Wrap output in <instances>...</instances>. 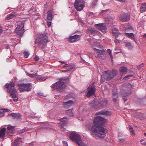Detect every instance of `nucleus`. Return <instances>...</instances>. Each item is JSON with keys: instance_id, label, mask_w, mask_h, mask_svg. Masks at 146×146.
Returning <instances> with one entry per match:
<instances>
[{"instance_id": "obj_19", "label": "nucleus", "mask_w": 146, "mask_h": 146, "mask_svg": "<svg viewBox=\"0 0 146 146\" xmlns=\"http://www.w3.org/2000/svg\"><path fill=\"white\" fill-rule=\"evenodd\" d=\"M112 34L113 36L115 38H117V37L119 36H122L119 31L115 28L113 29L112 30Z\"/></svg>"}, {"instance_id": "obj_25", "label": "nucleus", "mask_w": 146, "mask_h": 146, "mask_svg": "<svg viewBox=\"0 0 146 146\" xmlns=\"http://www.w3.org/2000/svg\"><path fill=\"white\" fill-rule=\"evenodd\" d=\"M119 70L120 71V74L121 75L127 72V69L125 67H121L120 68Z\"/></svg>"}, {"instance_id": "obj_59", "label": "nucleus", "mask_w": 146, "mask_h": 146, "mask_svg": "<svg viewBox=\"0 0 146 146\" xmlns=\"http://www.w3.org/2000/svg\"><path fill=\"white\" fill-rule=\"evenodd\" d=\"M67 71H70V70H69V69H67L66 70H65L63 71V72H67Z\"/></svg>"}, {"instance_id": "obj_13", "label": "nucleus", "mask_w": 146, "mask_h": 146, "mask_svg": "<svg viewBox=\"0 0 146 146\" xmlns=\"http://www.w3.org/2000/svg\"><path fill=\"white\" fill-rule=\"evenodd\" d=\"M119 19L122 22H126L128 21L130 18V15L128 13H123L119 16Z\"/></svg>"}, {"instance_id": "obj_16", "label": "nucleus", "mask_w": 146, "mask_h": 146, "mask_svg": "<svg viewBox=\"0 0 146 146\" xmlns=\"http://www.w3.org/2000/svg\"><path fill=\"white\" fill-rule=\"evenodd\" d=\"M15 131V127L9 125L7 127V134L9 136L12 135Z\"/></svg>"}, {"instance_id": "obj_50", "label": "nucleus", "mask_w": 146, "mask_h": 146, "mask_svg": "<svg viewBox=\"0 0 146 146\" xmlns=\"http://www.w3.org/2000/svg\"><path fill=\"white\" fill-rule=\"evenodd\" d=\"M50 126L49 125L47 127H46V129L47 130H50L51 129V128L50 127Z\"/></svg>"}, {"instance_id": "obj_37", "label": "nucleus", "mask_w": 146, "mask_h": 146, "mask_svg": "<svg viewBox=\"0 0 146 146\" xmlns=\"http://www.w3.org/2000/svg\"><path fill=\"white\" fill-rule=\"evenodd\" d=\"M23 54L25 58H27L29 55V53L27 51H25L24 52Z\"/></svg>"}, {"instance_id": "obj_3", "label": "nucleus", "mask_w": 146, "mask_h": 146, "mask_svg": "<svg viewBox=\"0 0 146 146\" xmlns=\"http://www.w3.org/2000/svg\"><path fill=\"white\" fill-rule=\"evenodd\" d=\"M48 42V38L46 34L45 33L39 35L35 41L36 44H38L41 46L46 44Z\"/></svg>"}, {"instance_id": "obj_63", "label": "nucleus", "mask_w": 146, "mask_h": 146, "mask_svg": "<svg viewBox=\"0 0 146 146\" xmlns=\"http://www.w3.org/2000/svg\"><path fill=\"white\" fill-rule=\"evenodd\" d=\"M144 135L145 136H146V133H144Z\"/></svg>"}, {"instance_id": "obj_46", "label": "nucleus", "mask_w": 146, "mask_h": 146, "mask_svg": "<svg viewBox=\"0 0 146 146\" xmlns=\"http://www.w3.org/2000/svg\"><path fill=\"white\" fill-rule=\"evenodd\" d=\"M143 64L142 63L141 64L138 66L137 68L139 69H140L142 67H143L144 65H143Z\"/></svg>"}, {"instance_id": "obj_6", "label": "nucleus", "mask_w": 146, "mask_h": 146, "mask_svg": "<svg viewBox=\"0 0 146 146\" xmlns=\"http://www.w3.org/2000/svg\"><path fill=\"white\" fill-rule=\"evenodd\" d=\"M95 102L93 103L90 104V106L94 108H104L106 107L108 105L107 100L106 99H104L98 101V102L96 103V105L95 106L93 105Z\"/></svg>"}, {"instance_id": "obj_7", "label": "nucleus", "mask_w": 146, "mask_h": 146, "mask_svg": "<svg viewBox=\"0 0 146 146\" xmlns=\"http://www.w3.org/2000/svg\"><path fill=\"white\" fill-rule=\"evenodd\" d=\"M117 73L116 70H113L112 71H105L104 73V78L105 79L110 80Z\"/></svg>"}, {"instance_id": "obj_62", "label": "nucleus", "mask_w": 146, "mask_h": 146, "mask_svg": "<svg viewBox=\"0 0 146 146\" xmlns=\"http://www.w3.org/2000/svg\"><path fill=\"white\" fill-rule=\"evenodd\" d=\"M30 144L31 145H33V143L32 142Z\"/></svg>"}, {"instance_id": "obj_64", "label": "nucleus", "mask_w": 146, "mask_h": 146, "mask_svg": "<svg viewBox=\"0 0 146 146\" xmlns=\"http://www.w3.org/2000/svg\"><path fill=\"white\" fill-rule=\"evenodd\" d=\"M94 5H96V4H94Z\"/></svg>"}, {"instance_id": "obj_21", "label": "nucleus", "mask_w": 146, "mask_h": 146, "mask_svg": "<svg viewBox=\"0 0 146 146\" xmlns=\"http://www.w3.org/2000/svg\"><path fill=\"white\" fill-rule=\"evenodd\" d=\"M6 129L5 128H2L0 130V140L3 139L5 137Z\"/></svg>"}, {"instance_id": "obj_45", "label": "nucleus", "mask_w": 146, "mask_h": 146, "mask_svg": "<svg viewBox=\"0 0 146 146\" xmlns=\"http://www.w3.org/2000/svg\"><path fill=\"white\" fill-rule=\"evenodd\" d=\"M47 25L48 27L50 26L51 24V22L50 21H47Z\"/></svg>"}, {"instance_id": "obj_1", "label": "nucleus", "mask_w": 146, "mask_h": 146, "mask_svg": "<svg viewBox=\"0 0 146 146\" xmlns=\"http://www.w3.org/2000/svg\"><path fill=\"white\" fill-rule=\"evenodd\" d=\"M106 121L105 119L100 116L94 117V125L92 126L91 129L92 134L94 137L98 136L100 138H103L106 136L107 132V130L104 128L101 127Z\"/></svg>"}, {"instance_id": "obj_34", "label": "nucleus", "mask_w": 146, "mask_h": 146, "mask_svg": "<svg viewBox=\"0 0 146 146\" xmlns=\"http://www.w3.org/2000/svg\"><path fill=\"white\" fill-rule=\"evenodd\" d=\"M112 94L114 97L115 96H118L117 89L114 88L113 89L112 91Z\"/></svg>"}, {"instance_id": "obj_51", "label": "nucleus", "mask_w": 146, "mask_h": 146, "mask_svg": "<svg viewBox=\"0 0 146 146\" xmlns=\"http://www.w3.org/2000/svg\"><path fill=\"white\" fill-rule=\"evenodd\" d=\"M125 141V139H119V141L121 143H122Z\"/></svg>"}, {"instance_id": "obj_28", "label": "nucleus", "mask_w": 146, "mask_h": 146, "mask_svg": "<svg viewBox=\"0 0 146 146\" xmlns=\"http://www.w3.org/2000/svg\"><path fill=\"white\" fill-rule=\"evenodd\" d=\"M146 11V4L145 3H143L140 7V11L141 13L143 12Z\"/></svg>"}, {"instance_id": "obj_47", "label": "nucleus", "mask_w": 146, "mask_h": 146, "mask_svg": "<svg viewBox=\"0 0 146 146\" xmlns=\"http://www.w3.org/2000/svg\"><path fill=\"white\" fill-rule=\"evenodd\" d=\"M119 41L120 40H119L115 39L114 40V42L116 44H117L119 43Z\"/></svg>"}, {"instance_id": "obj_2", "label": "nucleus", "mask_w": 146, "mask_h": 146, "mask_svg": "<svg viewBox=\"0 0 146 146\" xmlns=\"http://www.w3.org/2000/svg\"><path fill=\"white\" fill-rule=\"evenodd\" d=\"M5 86L7 88V92L10 94L13 100L15 102H17L18 100L17 93L16 90L15 88L14 83H7L5 85Z\"/></svg>"}, {"instance_id": "obj_24", "label": "nucleus", "mask_w": 146, "mask_h": 146, "mask_svg": "<svg viewBox=\"0 0 146 146\" xmlns=\"http://www.w3.org/2000/svg\"><path fill=\"white\" fill-rule=\"evenodd\" d=\"M8 116H12L13 117H15L18 119H19L21 118V115L20 113H12L10 114H8Z\"/></svg>"}, {"instance_id": "obj_53", "label": "nucleus", "mask_w": 146, "mask_h": 146, "mask_svg": "<svg viewBox=\"0 0 146 146\" xmlns=\"http://www.w3.org/2000/svg\"><path fill=\"white\" fill-rule=\"evenodd\" d=\"M62 143L64 145H66V146L68 145L67 142H66V141H64L62 142Z\"/></svg>"}, {"instance_id": "obj_18", "label": "nucleus", "mask_w": 146, "mask_h": 146, "mask_svg": "<svg viewBox=\"0 0 146 146\" xmlns=\"http://www.w3.org/2000/svg\"><path fill=\"white\" fill-rule=\"evenodd\" d=\"M80 35H76L73 36H71L69 38V41L70 42H74L77 40H79L80 38Z\"/></svg>"}, {"instance_id": "obj_48", "label": "nucleus", "mask_w": 146, "mask_h": 146, "mask_svg": "<svg viewBox=\"0 0 146 146\" xmlns=\"http://www.w3.org/2000/svg\"><path fill=\"white\" fill-rule=\"evenodd\" d=\"M38 59H39L38 57L37 56H36L34 58V60H35L36 61H37L38 60Z\"/></svg>"}, {"instance_id": "obj_38", "label": "nucleus", "mask_w": 146, "mask_h": 146, "mask_svg": "<svg viewBox=\"0 0 146 146\" xmlns=\"http://www.w3.org/2000/svg\"><path fill=\"white\" fill-rule=\"evenodd\" d=\"M118 98V96H114V97L113 96V102H114L115 103L118 100V99H117Z\"/></svg>"}, {"instance_id": "obj_44", "label": "nucleus", "mask_w": 146, "mask_h": 146, "mask_svg": "<svg viewBox=\"0 0 146 146\" xmlns=\"http://www.w3.org/2000/svg\"><path fill=\"white\" fill-rule=\"evenodd\" d=\"M124 87L126 88V87H128L129 88L131 87V85L128 83L127 84L125 85H124Z\"/></svg>"}, {"instance_id": "obj_39", "label": "nucleus", "mask_w": 146, "mask_h": 146, "mask_svg": "<svg viewBox=\"0 0 146 146\" xmlns=\"http://www.w3.org/2000/svg\"><path fill=\"white\" fill-rule=\"evenodd\" d=\"M108 52L109 54V55L110 56V57H111V60H112V59L113 58V57L112 56V55L111 53V50L110 49H108Z\"/></svg>"}, {"instance_id": "obj_56", "label": "nucleus", "mask_w": 146, "mask_h": 146, "mask_svg": "<svg viewBox=\"0 0 146 146\" xmlns=\"http://www.w3.org/2000/svg\"><path fill=\"white\" fill-rule=\"evenodd\" d=\"M59 62H61L62 64H66V62L64 61H60Z\"/></svg>"}, {"instance_id": "obj_11", "label": "nucleus", "mask_w": 146, "mask_h": 146, "mask_svg": "<svg viewBox=\"0 0 146 146\" xmlns=\"http://www.w3.org/2000/svg\"><path fill=\"white\" fill-rule=\"evenodd\" d=\"M94 49L98 57L100 58H103L105 57V51L104 50L95 47H94Z\"/></svg>"}, {"instance_id": "obj_12", "label": "nucleus", "mask_w": 146, "mask_h": 146, "mask_svg": "<svg viewBox=\"0 0 146 146\" xmlns=\"http://www.w3.org/2000/svg\"><path fill=\"white\" fill-rule=\"evenodd\" d=\"M68 97L66 96L64 100V105L66 109L72 106L74 104V102L72 100H68Z\"/></svg>"}, {"instance_id": "obj_8", "label": "nucleus", "mask_w": 146, "mask_h": 146, "mask_svg": "<svg viewBox=\"0 0 146 146\" xmlns=\"http://www.w3.org/2000/svg\"><path fill=\"white\" fill-rule=\"evenodd\" d=\"M24 24L23 22L19 23L16 29L15 33L20 36H22L24 33Z\"/></svg>"}, {"instance_id": "obj_15", "label": "nucleus", "mask_w": 146, "mask_h": 146, "mask_svg": "<svg viewBox=\"0 0 146 146\" xmlns=\"http://www.w3.org/2000/svg\"><path fill=\"white\" fill-rule=\"evenodd\" d=\"M88 92L87 93V96L90 97V96L94 94L95 91V87L93 86H90L88 88Z\"/></svg>"}, {"instance_id": "obj_27", "label": "nucleus", "mask_w": 146, "mask_h": 146, "mask_svg": "<svg viewBox=\"0 0 146 146\" xmlns=\"http://www.w3.org/2000/svg\"><path fill=\"white\" fill-rule=\"evenodd\" d=\"M125 34L126 36H128V37L131 38L133 39L135 42H136V39L135 38L134 35L133 33H125Z\"/></svg>"}, {"instance_id": "obj_29", "label": "nucleus", "mask_w": 146, "mask_h": 146, "mask_svg": "<svg viewBox=\"0 0 146 146\" xmlns=\"http://www.w3.org/2000/svg\"><path fill=\"white\" fill-rule=\"evenodd\" d=\"M16 15V13H12L7 16L6 17L7 19H10L15 17Z\"/></svg>"}, {"instance_id": "obj_61", "label": "nucleus", "mask_w": 146, "mask_h": 146, "mask_svg": "<svg viewBox=\"0 0 146 146\" xmlns=\"http://www.w3.org/2000/svg\"><path fill=\"white\" fill-rule=\"evenodd\" d=\"M121 133H118V136H121Z\"/></svg>"}, {"instance_id": "obj_58", "label": "nucleus", "mask_w": 146, "mask_h": 146, "mask_svg": "<svg viewBox=\"0 0 146 146\" xmlns=\"http://www.w3.org/2000/svg\"><path fill=\"white\" fill-rule=\"evenodd\" d=\"M68 64H65V65H63L62 66L63 67H66V66H68Z\"/></svg>"}, {"instance_id": "obj_30", "label": "nucleus", "mask_w": 146, "mask_h": 146, "mask_svg": "<svg viewBox=\"0 0 146 146\" xmlns=\"http://www.w3.org/2000/svg\"><path fill=\"white\" fill-rule=\"evenodd\" d=\"M9 110L7 109H1L0 110V117H1L4 115L5 112H8Z\"/></svg>"}, {"instance_id": "obj_17", "label": "nucleus", "mask_w": 146, "mask_h": 146, "mask_svg": "<svg viewBox=\"0 0 146 146\" xmlns=\"http://www.w3.org/2000/svg\"><path fill=\"white\" fill-rule=\"evenodd\" d=\"M67 121V119L66 117H64L63 118L60 119V122L59 123L61 125L60 128L61 131H65V129L63 127L62 125H65Z\"/></svg>"}, {"instance_id": "obj_33", "label": "nucleus", "mask_w": 146, "mask_h": 146, "mask_svg": "<svg viewBox=\"0 0 146 146\" xmlns=\"http://www.w3.org/2000/svg\"><path fill=\"white\" fill-rule=\"evenodd\" d=\"M66 113L68 115L70 116H72L74 115L73 113L70 109L67 110Z\"/></svg>"}, {"instance_id": "obj_36", "label": "nucleus", "mask_w": 146, "mask_h": 146, "mask_svg": "<svg viewBox=\"0 0 146 146\" xmlns=\"http://www.w3.org/2000/svg\"><path fill=\"white\" fill-rule=\"evenodd\" d=\"M129 128L131 134L133 135H135L134 130L132 127L131 126L129 125Z\"/></svg>"}, {"instance_id": "obj_41", "label": "nucleus", "mask_w": 146, "mask_h": 146, "mask_svg": "<svg viewBox=\"0 0 146 146\" xmlns=\"http://www.w3.org/2000/svg\"><path fill=\"white\" fill-rule=\"evenodd\" d=\"M27 74L32 77H35V76H36L37 75V74L36 73H35L34 74H30L29 73H27Z\"/></svg>"}, {"instance_id": "obj_31", "label": "nucleus", "mask_w": 146, "mask_h": 146, "mask_svg": "<svg viewBox=\"0 0 146 146\" xmlns=\"http://www.w3.org/2000/svg\"><path fill=\"white\" fill-rule=\"evenodd\" d=\"M125 46L127 47L128 49H132L133 46L130 42H125Z\"/></svg>"}, {"instance_id": "obj_52", "label": "nucleus", "mask_w": 146, "mask_h": 146, "mask_svg": "<svg viewBox=\"0 0 146 146\" xmlns=\"http://www.w3.org/2000/svg\"><path fill=\"white\" fill-rule=\"evenodd\" d=\"M68 66H69V68L68 69L70 70L71 69H73L74 68V66L72 65H68Z\"/></svg>"}, {"instance_id": "obj_26", "label": "nucleus", "mask_w": 146, "mask_h": 146, "mask_svg": "<svg viewBox=\"0 0 146 146\" xmlns=\"http://www.w3.org/2000/svg\"><path fill=\"white\" fill-rule=\"evenodd\" d=\"M22 139L21 138H18L16 139L13 143L14 146H17L19 144L22 142Z\"/></svg>"}, {"instance_id": "obj_55", "label": "nucleus", "mask_w": 146, "mask_h": 146, "mask_svg": "<svg viewBox=\"0 0 146 146\" xmlns=\"http://www.w3.org/2000/svg\"><path fill=\"white\" fill-rule=\"evenodd\" d=\"M25 130L23 129V130H21L20 131V133H23L25 132Z\"/></svg>"}, {"instance_id": "obj_23", "label": "nucleus", "mask_w": 146, "mask_h": 146, "mask_svg": "<svg viewBox=\"0 0 146 146\" xmlns=\"http://www.w3.org/2000/svg\"><path fill=\"white\" fill-rule=\"evenodd\" d=\"M47 21H51L52 18V13L51 11L50 10H48L47 12Z\"/></svg>"}, {"instance_id": "obj_9", "label": "nucleus", "mask_w": 146, "mask_h": 146, "mask_svg": "<svg viewBox=\"0 0 146 146\" xmlns=\"http://www.w3.org/2000/svg\"><path fill=\"white\" fill-rule=\"evenodd\" d=\"M75 7L78 11L82 10L84 7L83 0H76L74 4Z\"/></svg>"}, {"instance_id": "obj_49", "label": "nucleus", "mask_w": 146, "mask_h": 146, "mask_svg": "<svg viewBox=\"0 0 146 146\" xmlns=\"http://www.w3.org/2000/svg\"><path fill=\"white\" fill-rule=\"evenodd\" d=\"M89 15L90 17H92L94 16V14L93 13H90L89 14Z\"/></svg>"}, {"instance_id": "obj_32", "label": "nucleus", "mask_w": 146, "mask_h": 146, "mask_svg": "<svg viewBox=\"0 0 146 146\" xmlns=\"http://www.w3.org/2000/svg\"><path fill=\"white\" fill-rule=\"evenodd\" d=\"M124 30L125 31L129 33L133 32V29L131 27H128L127 28H125Z\"/></svg>"}, {"instance_id": "obj_10", "label": "nucleus", "mask_w": 146, "mask_h": 146, "mask_svg": "<svg viewBox=\"0 0 146 146\" xmlns=\"http://www.w3.org/2000/svg\"><path fill=\"white\" fill-rule=\"evenodd\" d=\"M31 84H22L19 85V89L21 92H23L24 91H30L31 88Z\"/></svg>"}, {"instance_id": "obj_14", "label": "nucleus", "mask_w": 146, "mask_h": 146, "mask_svg": "<svg viewBox=\"0 0 146 146\" xmlns=\"http://www.w3.org/2000/svg\"><path fill=\"white\" fill-rule=\"evenodd\" d=\"M95 27L103 33L106 32V27L105 23H100L95 25Z\"/></svg>"}, {"instance_id": "obj_40", "label": "nucleus", "mask_w": 146, "mask_h": 146, "mask_svg": "<svg viewBox=\"0 0 146 146\" xmlns=\"http://www.w3.org/2000/svg\"><path fill=\"white\" fill-rule=\"evenodd\" d=\"M133 76L132 74H129V75H128L126 76L125 77H124V79L125 80L127 79V78H130L131 77Z\"/></svg>"}, {"instance_id": "obj_22", "label": "nucleus", "mask_w": 146, "mask_h": 146, "mask_svg": "<svg viewBox=\"0 0 146 146\" xmlns=\"http://www.w3.org/2000/svg\"><path fill=\"white\" fill-rule=\"evenodd\" d=\"M94 47L98 48L100 49H102L103 48V46L102 45L100 44L98 42H95L93 44V48L94 49Z\"/></svg>"}, {"instance_id": "obj_54", "label": "nucleus", "mask_w": 146, "mask_h": 146, "mask_svg": "<svg viewBox=\"0 0 146 146\" xmlns=\"http://www.w3.org/2000/svg\"><path fill=\"white\" fill-rule=\"evenodd\" d=\"M122 98L125 101H126L127 100V98H125V96H122Z\"/></svg>"}, {"instance_id": "obj_57", "label": "nucleus", "mask_w": 146, "mask_h": 146, "mask_svg": "<svg viewBox=\"0 0 146 146\" xmlns=\"http://www.w3.org/2000/svg\"><path fill=\"white\" fill-rule=\"evenodd\" d=\"M2 32V29L1 27H0V35H1Z\"/></svg>"}, {"instance_id": "obj_4", "label": "nucleus", "mask_w": 146, "mask_h": 146, "mask_svg": "<svg viewBox=\"0 0 146 146\" xmlns=\"http://www.w3.org/2000/svg\"><path fill=\"white\" fill-rule=\"evenodd\" d=\"M70 138L72 141H76L79 146H87L82 141L80 135L76 133H71L70 135Z\"/></svg>"}, {"instance_id": "obj_60", "label": "nucleus", "mask_w": 146, "mask_h": 146, "mask_svg": "<svg viewBox=\"0 0 146 146\" xmlns=\"http://www.w3.org/2000/svg\"><path fill=\"white\" fill-rule=\"evenodd\" d=\"M143 37L144 38L146 37V34L143 35Z\"/></svg>"}, {"instance_id": "obj_42", "label": "nucleus", "mask_w": 146, "mask_h": 146, "mask_svg": "<svg viewBox=\"0 0 146 146\" xmlns=\"http://www.w3.org/2000/svg\"><path fill=\"white\" fill-rule=\"evenodd\" d=\"M115 52L116 53L120 52H121V50L117 48H115Z\"/></svg>"}, {"instance_id": "obj_35", "label": "nucleus", "mask_w": 146, "mask_h": 146, "mask_svg": "<svg viewBox=\"0 0 146 146\" xmlns=\"http://www.w3.org/2000/svg\"><path fill=\"white\" fill-rule=\"evenodd\" d=\"M97 32V31L94 29H91L89 31V34L91 36L92 34H94Z\"/></svg>"}, {"instance_id": "obj_5", "label": "nucleus", "mask_w": 146, "mask_h": 146, "mask_svg": "<svg viewBox=\"0 0 146 146\" xmlns=\"http://www.w3.org/2000/svg\"><path fill=\"white\" fill-rule=\"evenodd\" d=\"M65 79L63 78L60 79L59 81L52 85L51 86V88L54 89H56L59 91H61L66 87L65 84Z\"/></svg>"}, {"instance_id": "obj_20", "label": "nucleus", "mask_w": 146, "mask_h": 146, "mask_svg": "<svg viewBox=\"0 0 146 146\" xmlns=\"http://www.w3.org/2000/svg\"><path fill=\"white\" fill-rule=\"evenodd\" d=\"M111 113L110 111L103 110L98 112L96 113L97 115L102 114L106 115H111Z\"/></svg>"}, {"instance_id": "obj_43", "label": "nucleus", "mask_w": 146, "mask_h": 146, "mask_svg": "<svg viewBox=\"0 0 146 146\" xmlns=\"http://www.w3.org/2000/svg\"><path fill=\"white\" fill-rule=\"evenodd\" d=\"M144 141V140L142 139L140 141V142L142 144L146 145V141Z\"/></svg>"}]
</instances>
